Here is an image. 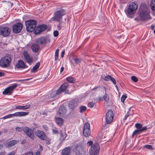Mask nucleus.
<instances>
[{
    "instance_id": "58836bf2",
    "label": "nucleus",
    "mask_w": 155,
    "mask_h": 155,
    "mask_svg": "<svg viewBox=\"0 0 155 155\" xmlns=\"http://www.w3.org/2000/svg\"><path fill=\"white\" fill-rule=\"evenodd\" d=\"M143 147L150 150L153 149L152 146L150 145H145L143 146Z\"/></svg>"
},
{
    "instance_id": "0e129e2a",
    "label": "nucleus",
    "mask_w": 155,
    "mask_h": 155,
    "mask_svg": "<svg viewBox=\"0 0 155 155\" xmlns=\"http://www.w3.org/2000/svg\"><path fill=\"white\" fill-rule=\"evenodd\" d=\"M30 79H24V80H18V81H27L28 80H29Z\"/></svg>"
},
{
    "instance_id": "09e8293b",
    "label": "nucleus",
    "mask_w": 155,
    "mask_h": 155,
    "mask_svg": "<svg viewBox=\"0 0 155 155\" xmlns=\"http://www.w3.org/2000/svg\"><path fill=\"white\" fill-rule=\"evenodd\" d=\"M23 128H22L19 127H17L16 128V131L18 132H21L22 130H23Z\"/></svg>"
},
{
    "instance_id": "a19ab883",
    "label": "nucleus",
    "mask_w": 155,
    "mask_h": 155,
    "mask_svg": "<svg viewBox=\"0 0 155 155\" xmlns=\"http://www.w3.org/2000/svg\"><path fill=\"white\" fill-rule=\"evenodd\" d=\"M94 106V103L93 102H89L88 103V106L90 108H92Z\"/></svg>"
},
{
    "instance_id": "aec40b11",
    "label": "nucleus",
    "mask_w": 155,
    "mask_h": 155,
    "mask_svg": "<svg viewBox=\"0 0 155 155\" xmlns=\"http://www.w3.org/2000/svg\"><path fill=\"white\" fill-rule=\"evenodd\" d=\"M60 89H58L55 91L52 92L51 94L50 97L51 98H58V95L61 94Z\"/></svg>"
},
{
    "instance_id": "774afa93",
    "label": "nucleus",
    "mask_w": 155,
    "mask_h": 155,
    "mask_svg": "<svg viewBox=\"0 0 155 155\" xmlns=\"http://www.w3.org/2000/svg\"><path fill=\"white\" fill-rule=\"evenodd\" d=\"M154 28V25H152L151 27V28L152 30H153Z\"/></svg>"
},
{
    "instance_id": "f257e3e1",
    "label": "nucleus",
    "mask_w": 155,
    "mask_h": 155,
    "mask_svg": "<svg viewBox=\"0 0 155 155\" xmlns=\"http://www.w3.org/2000/svg\"><path fill=\"white\" fill-rule=\"evenodd\" d=\"M138 8L137 3L136 2H130L128 5L127 8H126L124 12L128 17L130 15H132L136 12Z\"/></svg>"
},
{
    "instance_id": "052dcab7",
    "label": "nucleus",
    "mask_w": 155,
    "mask_h": 155,
    "mask_svg": "<svg viewBox=\"0 0 155 155\" xmlns=\"http://www.w3.org/2000/svg\"><path fill=\"white\" fill-rule=\"evenodd\" d=\"M64 68L63 67H61V69H60V72L61 73H62L63 71H64Z\"/></svg>"
},
{
    "instance_id": "6e6d98bb",
    "label": "nucleus",
    "mask_w": 155,
    "mask_h": 155,
    "mask_svg": "<svg viewBox=\"0 0 155 155\" xmlns=\"http://www.w3.org/2000/svg\"><path fill=\"white\" fill-rule=\"evenodd\" d=\"M25 155H33V153L31 152H28L26 153Z\"/></svg>"
},
{
    "instance_id": "79ce46f5",
    "label": "nucleus",
    "mask_w": 155,
    "mask_h": 155,
    "mask_svg": "<svg viewBox=\"0 0 155 155\" xmlns=\"http://www.w3.org/2000/svg\"><path fill=\"white\" fill-rule=\"evenodd\" d=\"M131 79L134 82H137L138 81V79L134 76H132L131 77Z\"/></svg>"
},
{
    "instance_id": "8fccbe9b",
    "label": "nucleus",
    "mask_w": 155,
    "mask_h": 155,
    "mask_svg": "<svg viewBox=\"0 0 155 155\" xmlns=\"http://www.w3.org/2000/svg\"><path fill=\"white\" fill-rule=\"evenodd\" d=\"M58 32L57 31H55L54 32V35L55 37L58 36Z\"/></svg>"
},
{
    "instance_id": "2eb2a0df",
    "label": "nucleus",
    "mask_w": 155,
    "mask_h": 155,
    "mask_svg": "<svg viewBox=\"0 0 155 155\" xmlns=\"http://www.w3.org/2000/svg\"><path fill=\"white\" fill-rule=\"evenodd\" d=\"M47 28V26L45 25H40L37 28L36 30L35 31V33L36 34H38L45 30Z\"/></svg>"
},
{
    "instance_id": "4d7b16f0",
    "label": "nucleus",
    "mask_w": 155,
    "mask_h": 155,
    "mask_svg": "<svg viewBox=\"0 0 155 155\" xmlns=\"http://www.w3.org/2000/svg\"><path fill=\"white\" fill-rule=\"evenodd\" d=\"M15 154V152L14 151H12L8 154L7 155H14Z\"/></svg>"
},
{
    "instance_id": "423d86ee",
    "label": "nucleus",
    "mask_w": 155,
    "mask_h": 155,
    "mask_svg": "<svg viewBox=\"0 0 155 155\" xmlns=\"http://www.w3.org/2000/svg\"><path fill=\"white\" fill-rule=\"evenodd\" d=\"M100 149L98 143H95L91 146L89 150L90 155H98Z\"/></svg>"
},
{
    "instance_id": "5fc2aeb1",
    "label": "nucleus",
    "mask_w": 155,
    "mask_h": 155,
    "mask_svg": "<svg viewBox=\"0 0 155 155\" xmlns=\"http://www.w3.org/2000/svg\"><path fill=\"white\" fill-rule=\"evenodd\" d=\"M65 53V50H64L61 53V57L63 58L64 57V54Z\"/></svg>"
},
{
    "instance_id": "473e14b6",
    "label": "nucleus",
    "mask_w": 155,
    "mask_h": 155,
    "mask_svg": "<svg viewBox=\"0 0 155 155\" xmlns=\"http://www.w3.org/2000/svg\"><path fill=\"white\" fill-rule=\"evenodd\" d=\"M13 117H14V116L13 114H12L6 115L4 117H3L1 118V119H5L7 118H9Z\"/></svg>"
},
{
    "instance_id": "864d4df0",
    "label": "nucleus",
    "mask_w": 155,
    "mask_h": 155,
    "mask_svg": "<svg viewBox=\"0 0 155 155\" xmlns=\"http://www.w3.org/2000/svg\"><path fill=\"white\" fill-rule=\"evenodd\" d=\"M93 143V142L92 141H89L87 143V144L89 146H90Z\"/></svg>"
},
{
    "instance_id": "338daca9",
    "label": "nucleus",
    "mask_w": 155,
    "mask_h": 155,
    "mask_svg": "<svg viewBox=\"0 0 155 155\" xmlns=\"http://www.w3.org/2000/svg\"><path fill=\"white\" fill-rule=\"evenodd\" d=\"M0 155H5V153L4 152H0Z\"/></svg>"
},
{
    "instance_id": "f704fd0d",
    "label": "nucleus",
    "mask_w": 155,
    "mask_h": 155,
    "mask_svg": "<svg viewBox=\"0 0 155 155\" xmlns=\"http://www.w3.org/2000/svg\"><path fill=\"white\" fill-rule=\"evenodd\" d=\"M103 100H104L106 102H108L109 101V97L108 95L105 93L103 97Z\"/></svg>"
},
{
    "instance_id": "0eeeda50",
    "label": "nucleus",
    "mask_w": 155,
    "mask_h": 155,
    "mask_svg": "<svg viewBox=\"0 0 155 155\" xmlns=\"http://www.w3.org/2000/svg\"><path fill=\"white\" fill-rule=\"evenodd\" d=\"M17 84H14L7 87L3 91L2 93L5 95H10L12 93L14 90L18 86Z\"/></svg>"
},
{
    "instance_id": "bb28decb",
    "label": "nucleus",
    "mask_w": 155,
    "mask_h": 155,
    "mask_svg": "<svg viewBox=\"0 0 155 155\" xmlns=\"http://www.w3.org/2000/svg\"><path fill=\"white\" fill-rule=\"evenodd\" d=\"M31 107L30 104L25 106H16L15 109H22V110H26L29 109Z\"/></svg>"
},
{
    "instance_id": "c03bdc74",
    "label": "nucleus",
    "mask_w": 155,
    "mask_h": 155,
    "mask_svg": "<svg viewBox=\"0 0 155 155\" xmlns=\"http://www.w3.org/2000/svg\"><path fill=\"white\" fill-rule=\"evenodd\" d=\"M127 97L126 95H123L121 98V101L122 102H124L125 100Z\"/></svg>"
},
{
    "instance_id": "4be33fe9",
    "label": "nucleus",
    "mask_w": 155,
    "mask_h": 155,
    "mask_svg": "<svg viewBox=\"0 0 155 155\" xmlns=\"http://www.w3.org/2000/svg\"><path fill=\"white\" fill-rule=\"evenodd\" d=\"M66 109L64 106L61 107L59 109L58 114L60 116H63L66 113Z\"/></svg>"
},
{
    "instance_id": "393cba45",
    "label": "nucleus",
    "mask_w": 155,
    "mask_h": 155,
    "mask_svg": "<svg viewBox=\"0 0 155 155\" xmlns=\"http://www.w3.org/2000/svg\"><path fill=\"white\" fill-rule=\"evenodd\" d=\"M18 141L16 140H12L8 142L6 144V147H11L15 144L17 143Z\"/></svg>"
},
{
    "instance_id": "a211bd4d",
    "label": "nucleus",
    "mask_w": 155,
    "mask_h": 155,
    "mask_svg": "<svg viewBox=\"0 0 155 155\" xmlns=\"http://www.w3.org/2000/svg\"><path fill=\"white\" fill-rule=\"evenodd\" d=\"M29 112L27 111H20L18 112L13 114L14 117H23L27 115L28 114Z\"/></svg>"
},
{
    "instance_id": "7ed1b4c3",
    "label": "nucleus",
    "mask_w": 155,
    "mask_h": 155,
    "mask_svg": "<svg viewBox=\"0 0 155 155\" xmlns=\"http://www.w3.org/2000/svg\"><path fill=\"white\" fill-rule=\"evenodd\" d=\"M65 15V11L64 9L56 11L54 13L53 17L50 19V21H61L62 20L63 16Z\"/></svg>"
},
{
    "instance_id": "b1692460",
    "label": "nucleus",
    "mask_w": 155,
    "mask_h": 155,
    "mask_svg": "<svg viewBox=\"0 0 155 155\" xmlns=\"http://www.w3.org/2000/svg\"><path fill=\"white\" fill-rule=\"evenodd\" d=\"M31 49L33 52L37 53L39 51L40 48L39 46L36 44H33L31 47Z\"/></svg>"
},
{
    "instance_id": "e433bc0d",
    "label": "nucleus",
    "mask_w": 155,
    "mask_h": 155,
    "mask_svg": "<svg viewBox=\"0 0 155 155\" xmlns=\"http://www.w3.org/2000/svg\"><path fill=\"white\" fill-rule=\"evenodd\" d=\"M59 50L58 49H57L55 52L54 60L56 61L58 60V53Z\"/></svg>"
},
{
    "instance_id": "20e7f679",
    "label": "nucleus",
    "mask_w": 155,
    "mask_h": 155,
    "mask_svg": "<svg viewBox=\"0 0 155 155\" xmlns=\"http://www.w3.org/2000/svg\"><path fill=\"white\" fill-rule=\"evenodd\" d=\"M26 29L27 31L32 32L34 31L36 26L37 21L33 19H31L25 22Z\"/></svg>"
},
{
    "instance_id": "bf43d9fd",
    "label": "nucleus",
    "mask_w": 155,
    "mask_h": 155,
    "mask_svg": "<svg viewBox=\"0 0 155 155\" xmlns=\"http://www.w3.org/2000/svg\"><path fill=\"white\" fill-rule=\"evenodd\" d=\"M43 128L44 129H45V130H47L48 128L46 126V125H43Z\"/></svg>"
},
{
    "instance_id": "cd10ccee",
    "label": "nucleus",
    "mask_w": 155,
    "mask_h": 155,
    "mask_svg": "<svg viewBox=\"0 0 155 155\" xmlns=\"http://www.w3.org/2000/svg\"><path fill=\"white\" fill-rule=\"evenodd\" d=\"M40 63L39 62L36 63L31 70V72L34 73L36 72L37 71V69L40 66Z\"/></svg>"
},
{
    "instance_id": "72a5a7b5",
    "label": "nucleus",
    "mask_w": 155,
    "mask_h": 155,
    "mask_svg": "<svg viewBox=\"0 0 155 155\" xmlns=\"http://www.w3.org/2000/svg\"><path fill=\"white\" fill-rule=\"evenodd\" d=\"M66 80L67 81L70 83H73L75 81L74 78L70 77H67L66 78Z\"/></svg>"
},
{
    "instance_id": "6ab92c4d",
    "label": "nucleus",
    "mask_w": 155,
    "mask_h": 155,
    "mask_svg": "<svg viewBox=\"0 0 155 155\" xmlns=\"http://www.w3.org/2000/svg\"><path fill=\"white\" fill-rule=\"evenodd\" d=\"M147 129V127H143L141 129L135 130L133 133L132 137L133 138L134 136L136 134H139L140 133L145 131Z\"/></svg>"
},
{
    "instance_id": "a18cd8bd",
    "label": "nucleus",
    "mask_w": 155,
    "mask_h": 155,
    "mask_svg": "<svg viewBox=\"0 0 155 155\" xmlns=\"http://www.w3.org/2000/svg\"><path fill=\"white\" fill-rule=\"evenodd\" d=\"M110 80L114 84H116V82L115 79L112 77H111Z\"/></svg>"
},
{
    "instance_id": "c85d7f7f",
    "label": "nucleus",
    "mask_w": 155,
    "mask_h": 155,
    "mask_svg": "<svg viewBox=\"0 0 155 155\" xmlns=\"http://www.w3.org/2000/svg\"><path fill=\"white\" fill-rule=\"evenodd\" d=\"M46 38L44 37H41L38 39L37 42L38 44L44 45L46 43Z\"/></svg>"
},
{
    "instance_id": "dca6fc26",
    "label": "nucleus",
    "mask_w": 155,
    "mask_h": 155,
    "mask_svg": "<svg viewBox=\"0 0 155 155\" xmlns=\"http://www.w3.org/2000/svg\"><path fill=\"white\" fill-rule=\"evenodd\" d=\"M23 55L26 62L29 64H31V63L32 62L33 59L32 57L28 54V52L26 51H24L23 53Z\"/></svg>"
},
{
    "instance_id": "2f4dec72",
    "label": "nucleus",
    "mask_w": 155,
    "mask_h": 155,
    "mask_svg": "<svg viewBox=\"0 0 155 155\" xmlns=\"http://www.w3.org/2000/svg\"><path fill=\"white\" fill-rule=\"evenodd\" d=\"M150 5L151 9L153 11L154 10H155V0H151Z\"/></svg>"
},
{
    "instance_id": "603ef678",
    "label": "nucleus",
    "mask_w": 155,
    "mask_h": 155,
    "mask_svg": "<svg viewBox=\"0 0 155 155\" xmlns=\"http://www.w3.org/2000/svg\"><path fill=\"white\" fill-rule=\"evenodd\" d=\"M52 133L54 134H57L58 133V130L57 129H53L52 130Z\"/></svg>"
},
{
    "instance_id": "39448f33",
    "label": "nucleus",
    "mask_w": 155,
    "mask_h": 155,
    "mask_svg": "<svg viewBox=\"0 0 155 155\" xmlns=\"http://www.w3.org/2000/svg\"><path fill=\"white\" fill-rule=\"evenodd\" d=\"M12 61L11 56L7 54L6 56L1 58L0 60V65L2 67L5 68L8 66Z\"/></svg>"
},
{
    "instance_id": "f3484780",
    "label": "nucleus",
    "mask_w": 155,
    "mask_h": 155,
    "mask_svg": "<svg viewBox=\"0 0 155 155\" xmlns=\"http://www.w3.org/2000/svg\"><path fill=\"white\" fill-rule=\"evenodd\" d=\"M77 105V102L75 99L71 100L68 103V106L70 109H73Z\"/></svg>"
},
{
    "instance_id": "ddd939ff",
    "label": "nucleus",
    "mask_w": 155,
    "mask_h": 155,
    "mask_svg": "<svg viewBox=\"0 0 155 155\" xmlns=\"http://www.w3.org/2000/svg\"><path fill=\"white\" fill-rule=\"evenodd\" d=\"M23 25L20 22L14 24L12 27L13 32L15 33H19L22 28Z\"/></svg>"
},
{
    "instance_id": "f03ea898",
    "label": "nucleus",
    "mask_w": 155,
    "mask_h": 155,
    "mask_svg": "<svg viewBox=\"0 0 155 155\" xmlns=\"http://www.w3.org/2000/svg\"><path fill=\"white\" fill-rule=\"evenodd\" d=\"M139 12V15L142 20H145L149 17V12L147 7L146 4L141 5L140 8Z\"/></svg>"
},
{
    "instance_id": "ea45409f",
    "label": "nucleus",
    "mask_w": 155,
    "mask_h": 155,
    "mask_svg": "<svg viewBox=\"0 0 155 155\" xmlns=\"http://www.w3.org/2000/svg\"><path fill=\"white\" fill-rule=\"evenodd\" d=\"M135 127L137 129H141L142 128V125L139 123H137L135 125Z\"/></svg>"
},
{
    "instance_id": "13d9d810",
    "label": "nucleus",
    "mask_w": 155,
    "mask_h": 155,
    "mask_svg": "<svg viewBox=\"0 0 155 155\" xmlns=\"http://www.w3.org/2000/svg\"><path fill=\"white\" fill-rule=\"evenodd\" d=\"M39 150L40 151H42L43 150V147L41 145H39Z\"/></svg>"
},
{
    "instance_id": "c9c22d12",
    "label": "nucleus",
    "mask_w": 155,
    "mask_h": 155,
    "mask_svg": "<svg viewBox=\"0 0 155 155\" xmlns=\"http://www.w3.org/2000/svg\"><path fill=\"white\" fill-rule=\"evenodd\" d=\"M57 21L59 22V23L57 25L58 28V30H60L61 29L62 27L63 26V22L61 20Z\"/></svg>"
},
{
    "instance_id": "1a4fd4ad",
    "label": "nucleus",
    "mask_w": 155,
    "mask_h": 155,
    "mask_svg": "<svg viewBox=\"0 0 155 155\" xmlns=\"http://www.w3.org/2000/svg\"><path fill=\"white\" fill-rule=\"evenodd\" d=\"M114 118L113 112L111 110H109L106 114L105 120L107 124L111 123L113 120Z\"/></svg>"
},
{
    "instance_id": "e2e57ef3",
    "label": "nucleus",
    "mask_w": 155,
    "mask_h": 155,
    "mask_svg": "<svg viewBox=\"0 0 155 155\" xmlns=\"http://www.w3.org/2000/svg\"><path fill=\"white\" fill-rule=\"evenodd\" d=\"M35 154H36V155H40V153L39 151H38L36 152Z\"/></svg>"
},
{
    "instance_id": "4468645a",
    "label": "nucleus",
    "mask_w": 155,
    "mask_h": 155,
    "mask_svg": "<svg viewBox=\"0 0 155 155\" xmlns=\"http://www.w3.org/2000/svg\"><path fill=\"white\" fill-rule=\"evenodd\" d=\"M35 135L41 140H45L46 136L45 133L41 130H37L35 133Z\"/></svg>"
},
{
    "instance_id": "de8ad7c7",
    "label": "nucleus",
    "mask_w": 155,
    "mask_h": 155,
    "mask_svg": "<svg viewBox=\"0 0 155 155\" xmlns=\"http://www.w3.org/2000/svg\"><path fill=\"white\" fill-rule=\"evenodd\" d=\"M94 100L96 101H100L103 100V97H99L98 98H94Z\"/></svg>"
},
{
    "instance_id": "49530a36",
    "label": "nucleus",
    "mask_w": 155,
    "mask_h": 155,
    "mask_svg": "<svg viewBox=\"0 0 155 155\" xmlns=\"http://www.w3.org/2000/svg\"><path fill=\"white\" fill-rule=\"evenodd\" d=\"M74 60L75 63L77 64H79L81 63V60L78 58H75L74 59Z\"/></svg>"
},
{
    "instance_id": "7c9ffc66",
    "label": "nucleus",
    "mask_w": 155,
    "mask_h": 155,
    "mask_svg": "<svg viewBox=\"0 0 155 155\" xmlns=\"http://www.w3.org/2000/svg\"><path fill=\"white\" fill-rule=\"evenodd\" d=\"M67 134L64 133H62L61 131V137L60 139L61 140L63 141L66 137Z\"/></svg>"
},
{
    "instance_id": "6e6552de",
    "label": "nucleus",
    "mask_w": 155,
    "mask_h": 155,
    "mask_svg": "<svg viewBox=\"0 0 155 155\" xmlns=\"http://www.w3.org/2000/svg\"><path fill=\"white\" fill-rule=\"evenodd\" d=\"M75 152L77 155H87L88 154L86 149L80 145H78L77 146Z\"/></svg>"
},
{
    "instance_id": "412c9836",
    "label": "nucleus",
    "mask_w": 155,
    "mask_h": 155,
    "mask_svg": "<svg viewBox=\"0 0 155 155\" xmlns=\"http://www.w3.org/2000/svg\"><path fill=\"white\" fill-rule=\"evenodd\" d=\"M16 66L17 68H26L28 67L27 66L25 65L24 62L21 60L18 61V63L16 64Z\"/></svg>"
},
{
    "instance_id": "69168bd1",
    "label": "nucleus",
    "mask_w": 155,
    "mask_h": 155,
    "mask_svg": "<svg viewBox=\"0 0 155 155\" xmlns=\"http://www.w3.org/2000/svg\"><path fill=\"white\" fill-rule=\"evenodd\" d=\"M8 131V130L7 129H5L3 130V132L4 133H7Z\"/></svg>"
},
{
    "instance_id": "3c124183",
    "label": "nucleus",
    "mask_w": 155,
    "mask_h": 155,
    "mask_svg": "<svg viewBox=\"0 0 155 155\" xmlns=\"http://www.w3.org/2000/svg\"><path fill=\"white\" fill-rule=\"evenodd\" d=\"M130 115V114H129V111H128L125 115V117L124 118V120H126L127 117H128Z\"/></svg>"
},
{
    "instance_id": "9b49d317",
    "label": "nucleus",
    "mask_w": 155,
    "mask_h": 155,
    "mask_svg": "<svg viewBox=\"0 0 155 155\" xmlns=\"http://www.w3.org/2000/svg\"><path fill=\"white\" fill-rule=\"evenodd\" d=\"M83 134L86 137H88L90 135V125L88 123H86L84 124Z\"/></svg>"
},
{
    "instance_id": "4c0bfd02",
    "label": "nucleus",
    "mask_w": 155,
    "mask_h": 155,
    "mask_svg": "<svg viewBox=\"0 0 155 155\" xmlns=\"http://www.w3.org/2000/svg\"><path fill=\"white\" fill-rule=\"evenodd\" d=\"M80 111L81 113H82L86 111L87 109L86 107L85 106H82L80 107Z\"/></svg>"
},
{
    "instance_id": "a878e982",
    "label": "nucleus",
    "mask_w": 155,
    "mask_h": 155,
    "mask_svg": "<svg viewBox=\"0 0 155 155\" xmlns=\"http://www.w3.org/2000/svg\"><path fill=\"white\" fill-rule=\"evenodd\" d=\"M68 84L67 83L63 84L58 89H60V93H61L62 92L65 91L68 87Z\"/></svg>"
},
{
    "instance_id": "9d476101",
    "label": "nucleus",
    "mask_w": 155,
    "mask_h": 155,
    "mask_svg": "<svg viewBox=\"0 0 155 155\" xmlns=\"http://www.w3.org/2000/svg\"><path fill=\"white\" fill-rule=\"evenodd\" d=\"M11 29L6 27H0V35L4 37L8 36L10 34Z\"/></svg>"
},
{
    "instance_id": "37998d69",
    "label": "nucleus",
    "mask_w": 155,
    "mask_h": 155,
    "mask_svg": "<svg viewBox=\"0 0 155 155\" xmlns=\"http://www.w3.org/2000/svg\"><path fill=\"white\" fill-rule=\"evenodd\" d=\"M111 76L108 75L106 76H105L104 78V79L106 81H109L110 80V79L111 78Z\"/></svg>"
},
{
    "instance_id": "f8f14e48",
    "label": "nucleus",
    "mask_w": 155,
    "mask_h": 155,
    "mask_svg": "<svg viewBox=\"0 0 155 155\" xmlns=\"http://www.w3.org/2000/svg\"><path fill=\"white\" fill-rule=\"evenodd\" d=\"M23 131L28 137L32 140H34V131L32 129L25 127L23 128Z\"/></svg>"
},
{
    "instance_id": "c756f323",
    "label": "nucleus",
    "mask_w": 155,
    "mask_h": 155,
    "mask_svg": "<svg viewBox=\"0 0 155 155\" xmlns=\"http://www.w3.org/2000/svg\"><path fill=\"white\" fill-rule=\"evenodd\" d=\"M56 122L57 124L59 125H62L63 123V119L60 117H57L56 118Z\"/></svg>"
},
{
    "instance_id": "5701e85b",
    "label": "nucleus",
    "mask_w": 155,
    "mask_h": 155,
    "mask_svg": "<svg viewBox=\"0 0 155 155\" xmlns=\"http://www.w3.org/2000/svg\"><path fill=\"white\" fill-rule=\"evenodd\" d=\"M71 148L70 147H67L62 150L61 155H69L70 153Z\"/></svg>"
},
{
    "instance_id": "680f3d73",
    "label": "nucleus",
    "mask_w": 155,
    "mask_h": 155,
    "mask_svg": "<svg viewBox=\"0 0 155 155\" xmlns=\"http://www.w3.org/2000/svg\"><path fill=\"white\" fill-rule=\"evenodd\" d=\"M4 73H3L2 72L0 71V77L4 76Z\"/></svg>"
}]
</instances>
